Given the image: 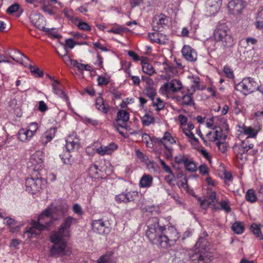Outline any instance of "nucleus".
Segmentation results:
<instances>
[{
	"mask_svg": "<svg viewBox=\"0 0 263 263\" xmlns=\"http://www.w3.org/2000/svg\"><path fill=\"white\" fill-rule=\"evenodd\" d=\"M146 236L152 244L164 249L174 246L179 237L176 229L171 227L166 230L164 226L160 225L157 217L148 219Z\"/></svg>",
	"mask_w": 263,
	"mask_h": 263,
	"instance_id": "nucleus-1",
	"label": "nucleus"
},
{
	"mask_svg": "<svg viewBox=\"0 0 263 263\" xmlns=\"http://www.w3.org/2000/svg\"><path fill=\"white\" fill-rule=\"evenodd\" d=\"M204 237H200L196 243L195 250L189 254L190 259L194 263H205L211 257L209 250L210 243L205 238L208 236L206 232L203 233Z\"/></svg>",
	"mask_w": 263,
	"mask_h": 263,
	"instance_id": "nucleus-2",
	"label": "nucleus"
},
{
	"mask_svg": "<svg viewBox=\"0 0 263 263\" xmlns=\"http://www.w3.org/2000/svg\"><path fill=\"white\" fill-rule=\"evenodd\" d=\"M65 237L52 233L50 236L51 242L53 243L50 249V255L52 257L58 258L63 256H70L71 249L68 247Z\"/></svg>",
	"mask_w": 263,
	"mask_h": 263,
	"instance_id": "nucleus-3",
	"label": "nucleus"
},
{
	"mask_svg": "<svg viewBox=\"0 0 263 263\" xmlns=\"http://www.w3.org/2000/svg\"><path fill=\"white\" fill-rule=\"evenodd\" d=\"M50 210L46 209L39 216L37 221L32 220L31 227L26 230L27 233H30L31 235H39L41 231L45 229H48L50 227L53 221Z\"/></svg>",
	"mask_w": 263,
	"mask_h": 263,
	"instance_id": "nucleus-4",
	"label": "nucleus"
},
{
	"mask_svg": "<svg viewBox=\"0 0 263 263\" xmlns=\"http://www.w3.org/2000/svg\"><path fill=\"white\" fill-rule=\"evenodd\" d=\"M213 37L216 42H220L224 47H231L234 45L233 37L225 24H220L217 26Z\"/></svg>",
	"mask_w": 263,
	"mask_h": 263,
	"instance_id": "nucleus-5",
	"label": "nucleus"
},
{
	"mask_svg": "<svg viewBox=\"0 0 263 263\" xmlns=\"http://www.w3.org/2000/svg\"><path fill=\"white\" fill-rule=\"evenodd\" d=\"M238 89L243 93H250L255 90H259L260 86L254 79L248 77L243 79L242 81L237 85Z\"/></svg>",
	"mask_w": 263,
	"mask_h": 263,
	"instance_id": "nucleus-6",
	"label": "nucleus"
},
{
	"mask_svg": "<svg viewBox=\"0 0 263 263\" xmlns=\"http://www.w3.org/2000/svg\"><path fill=\"white\" fill-rule=\"evenodd\" d=\"M246 6L244 0H231L228 5L229 13L234 15L240 14Z\"/></svg>",
	"mask_w": 263,
	"mask_h": 263,
	"instance_id": "nucleus-7",
	"label": "nucleus"
},
{
	"mask_svg": "<svg viewBox=\"0 0 263 263\" xmlns=\"http://www.w3.org/2000/svg\"><path fill=\"white\" fill-rule=\"evenodd\" d=\"M91 227L93 231L100 235L107 234L111 231L109 223L103 221L102 219L93 220Z\"/></svg>",
	"mask_w": 263,
	"mask_h": 263,
	"instance_id": "nucleus-8",
	"label": "nucleus"
},
{
	"mask_svg": "<svg viewBox=\"0 0 263 263\" xmlns=\"http://www.w3.org/2000/svg\"><path fill=\"white\" fill-rule=\"evenodd\" d=\"M253 146L252 143H250L249 138H247L241 142L240 145L233 146V149L236 154L237 159H242V155L247 153L249 149L253 148Z\"/></svg>",
	"mask_w": 263,
	"mask_h": 263,
	"instance_id": "nucleus-9",
	"label": "nucleus"
},
{
	"mask_svg": "<svg viewBox=\"0 0 263 263\" xmlns=\"http://www.w3.org/2000/svg\"><path fill=\"white\" fill-rule=\"evenodd\" d=\"M76 221V219L72 216H68L65 218L61 224L59 230L53 232L52 233L65 237H68L69 236L68 229L70 228L72 223Z\"/></svg>",
	"mask_w": 263,
	"mask_h": 263,
	"instance_id": "nucleus-10",
	"label": "nucleus"
},
{
	"mask_svg": "<svg viewBox=\"0 0 263 263\" xmlns=\"http://www.w3.org/2000/svg\"><path fill=\"white\" fill-rule=\"evenodd\" d=\"M168 23L167 16L162 13L155 15L153 19V30L156 32L162 31Z\"/></svg>",
	"mask_w": 263,
	"mask_h": 263,
	"instance_id": "nucleus-11",
	"label": "nucleus"
},
{
	"mask_svg": "<svg viewBox=\"0 0 263 263\" xmlns=\"http://www.w3.org/2000/svg\"><path fill=\"white\" fill-rule=\"evenodd\" d=\"M25 185L28 192L34 194L42 188V179L37 177L35 179L28 178L26 179Z\"/></svg>",
	"mask_w": 263,
	"mask_h": 263,
	"instance_id": "nucleus-12",
	"label": "nucleus"
},
{
	"mask_svg": "<svg viewBox=\"0 0 263 263\" xmlns=\"http://www.w3.org/2000/svg\"><path fill=\"white\" fill-rule=\"evenodd\" d=\"M182 84L180 81L176 79H173L171 80L170 83H167L164 84L161 89L163 92L167 93L171 92H177L180 90L182 88Z\"/></svg>",
	"mask_w": 263,
	"mask_h": 263,
	"instance_id": "nucleus-13",
	"label": "nucleus"
},
{
	"mask_svg": "<svg viewBox=\"0 0 263 263\" xmlns=\"http://www.w3.org/2000/svg\"><path fill=\"white\" fill-rule=\"evenodd\" d=\"M44 154L42 151H36L30 159V162L34 166V170H40L43 167Z\"/></svg>",
	"mask_w": 263,
	"mask_h": 263,
	"instance_id": "nucleus-14",
	"label": "nucleus"
},
{
	"mask_svg": "<svg viewBox=\"0 0 263 263\" xmlns=\"http://www.w3.org/2000/svg\"><path fill=\"white\" fill-rule=\"evenodd\" d=\"M68 205L65 202L61 203L55 206L51 205L48 209L50 210L51 215H57L58 216L64 215L68 210Z\"/></svg>",
	"mask_w": 263,
	"mask_h": 263,
	"instance_id": "nucleus-15",
	"label": "nucleus"
},
{
	"mask_svg": "<svg viewBox=\"0 0 263 263\" xmlns=\"http://www.w3.org/2000/svg\"><path fill=\"white\" fill-rule=\"evenodd\" d=\"M30 19L32 24L39 29H44L45 20L44 17L37 12L32 13L30 15Z\"/></svg>",
	"mask_w": 263,
	"mask_h": 263,
	"instance_id": "nucleus-16",
	"label": "nucleus"
},
{
	"mask_svg": "<svg viewBox=\"0 0 263 263\" xmlns=\"http://www.w3.org/2000/svg\"><path fill=\"white\" fill-rule=\"evenodd\" d=\"M57 131L56 127H51L47 130L41 137L39 142L43 146H45L46 144L51 141L55 135Z\"/></svg>",
	"mask_w": 263,
	"mask_h": 263,
	"instance_id": "nucleus-17",
	"label": "nucleus"
},
{
	"mask_svg": "<svg viewBox=\"0 0 263 263\" xmlns=\"http://www.w3.org/2000/svg\"><path fill=\"white\" fill-rule=\"evenodd\" d=\"M183 57L187 61L194 62L196 61L197 54L195 50L192 48L190 46L185 45L182 49Z\"/></svg>",
	"mask_w": 263,
	"mask_h": 263,
	"instance_id": "nucleus-18",
	"label": "nucleus"
},
{
	"mask_svg": "<svg viewBox=\"0 0 263 263\" xmlns=\"http://www.w3.org/2000/svg\"><path fill=\"white\" fill-rule=\"evenodd\" d=\"M153 140L155 143L162 144L163 146H165V145H168V144H172L176 143V141L171 134L167 132L164 133L162 138L154 137Z\"/></svg>",
	"mask_w": 263,
	"mask_h": 263,
	"instance_id": "nucleus-19",
	"label": "nucleus"
},
{
	"mask_svg": "<svg viewBox=\"0 0 263 263\" xmlns=\"http://www.w3.org/2000/svg\"><path fill=\"white\" fill-rule=\"evenodd\" d=\"M129 119V113L125 110H120L117 113V125L122 128H126V123Z\"/></svg>",
	"mask_w": 263,
	"mask_h": 263,
	"instance_id": "nucleus-20",
	"label": "nucleus"
},
{
	"mask_svg": "<svg viewBox=\"0 0 263 263\" xmlns=\"http://www.w3.org/2000/svg\"><path fill=\"white\" fill-rule=\"evenodd\" d=\"M66 149L69 151H72L76 148H78L80 146L79 140L77 138L75 134L69 136L66 140Z\"/></svg>",
	"mask_w": 263,
	"mask_h": 263,
	"instance_id": "nucleus-21",
	"label": "nucleus"
},
{
	"mask_svg": "<svg viewBox=\"0 0 263 263\" xmlns=\"http://www.w3.org/2000/svg\"><path fill=\"white\" fill-rule=\"evenodd\" d=\"M11 58L14 61L23 64L25 66H27L28 62H30L29 59L18 51L14 52L13 54H11Z\"/></svg>",
	"mask_w": 263,
	"mask_h": 263,
	"instance_id": "nucleus-22",
	"label": "nucleus"
},
{
	"mask_svg": "<svg viewBox=\"0 0 263 263\" xmlns=\"http://www.w3.org/2000/svg\"><path fill=\"white\" fill-rule=\"evenodd\" d=\"M117 145L112 143L107 146H101L97 149L96 152L100 155L104 156L105 154H110L114 150L117 149Z\"/></svg>",
	"mask_w": 263,
	"mask_h": 263,
	"instance_id": "nucleus-23",
	"label": "nucleus"
},
{
	"mask_svg": "<svg viewBox=\"0 0 263 263\" xmlns=\"http://www.w3.org/2000/svg\"><path fill=\"white\" fill-rule=\"evenodd\" d=\"M178 163H183L186 170L189 172H195L197 170V166L195 163L186 158L180 159Z\"/></svg>",
	"mask_w": 263,
	"mask_h": 263,
	"instance_id": "nucleus-24",
	"label": "nucleus"
},
{
	"mask_svg": "<svg viewBox=\"0 0 263 263\" xmlns=\"http://www.w3.org/2000/svg\"><path fill=\"white\" fill-rule=\"evenodd\" d=\"M52 89L54 92L61 98L64 99L66 101H68V97L66 93L60 88V83L57 80H54L52 84Z\"/></svg>",
	"mask_w": 263,
	"mask_h": 263,
	"instance_id": "nucleus-25",
	"label": "nucleus"
},
{
	"mask_svg": "<svg viewBox=\"0 0 263 263\" xmlns=\"http://www.w3.org/2000/svg\"><path fill=\"white\" fill-rule=\"evenodd\" d=\"M189 256V253L183 250L178 251L175 254L174 261L175 263H183L187 260Z\"/></svg>",
	"mask_w": 263,
	"mask_h": 263,
	"instance_id": "nucleus-26",
	"label": "nucleus"
},
{
	"mask_svg": "<svg viewBox=\"0 0 263 263\" xmlns=\"http://www.w3.org/2000/svg\"><path fill=\"white\" fill-rule=\"evenodd\" d=\"M32 137V134L27 129L22 128L20 129L17 134L18 139L22 142H26Z\"/></svg>",
	"mask_w": 263,
	"mask_h": 263,
	"instance_id": "nucleus-27",
	"label": "nucleus"
},
{
	"mask_svg": "<svg viewBox=\"0 0 263 263\" xmlns=\"http://www.w3.org/2000/svg\"><path fill=\"white\" fill-rule=\"evenodd\" d=\"M164 36V35L159 33L158 32L149 33L148 34V38L152 41L160 44H164L165 43L164 39H161L162 37Z\"/></svg>",
	"mask_w": 263,
	"mask_h": 263,
	"instance_id": "nucleus-28",
	"label": "nucleus"
},
{
	"mask_svg": "<svg viewBox=\"0 0 263 263\" xmlns=\"http://www.w3.org/2000/svg\"><path fill=\"white\" fill-rule=\"evenodd\" d=\"M153 182V178L149 175H144L140 179L139 184L141 187H148Z\"/></svg>",
	"mask_w": 263,
	"mask_h": 263,
	"instance_id": "nucleus-29",
	"label": "nucleus"
},
{
	"mask_svg": "<svg viewBox=\"0 0 263 263\" xmlns=\"http://www.w3.org/2000/svg\"><path fill=\"white\" fill-rule=\"evenodd\" d=\"M126 202H134L138 200L139 198L138 192L135 191H126Z\"/></svg>",
	"mask_w": 263,
	"mask_h": 263,
	"instance_id": "nucleus-30",
	"label": "nucleus"
},
{
	"mask_svg": "<svg viewBox=\"0 0 263 263\" xmlns=\"http://www.w3.org/2000/svg\"><path fill=\"white\" fill-rule=\"evenodd\" d=\"M70 152V151H69L66 149L63 154L60 155V157L65 164H71L73 162V159L71 158Z\"/></svg>",
	"mask_w": 263,
	"mask_h": 263,
	"instance_id": "nucleus-31",
	"label": "nucleus"
},
{
	"mask_svg": "<svg viewBox=\"0 0 263 263\" xmlns=\"http://www.w3.org/2000/svg\"><path fill=\"white\" fill-rule=\"evenodd\" d=\"M141 122L144 126H148L155 123V119L152 116L148 114H146L141 118Z\"/></svg>",
	"mask_w": 263,
	"mask_h": 263,
	"instance_id": "nucleus-32",
	"label": "nucleus"
},
{
	"mask_svg": "<svg viewBox=\"0 0 263 263\" xmlns=\"http://www.w3.org/2000/svg\"><path fill=\"white\" fill-rule=\"evenodd\" d=\"M152 101L153 106L156 108L155 109L156 110L159 111L163 109L164 107L165 104L160 98H154Z\"/></svg>",
	"mask_w": 263,
	"mask_h": 263,
	"instance_id": "nucleus-33",
	"label": "nucleus"
},
{
	"mask_svg": "<svg viewBox=\"0 0 263 263\" xmlns=\"http://www.w3.org/2000/svg\"><path fill=\"white\" fill-rule=\"evenodd\" d=\"M142 66L143 72L148 75H152L155 72L153 66L147 62H142Z\"/></svg>",
	"mask_w": 263,
	"mask_h": 263,
	"instance_id": "nucleus-34",
	"label": "nucleus"
},
{
	"mask_svg": "<svg viewBox=\"0 0 263 263\" xmlns=\"http://www.w3.org/2000/svg\"><path fill=\"white\" fill-rule=\"evenodd\" d=\"M232 230L237 234H240L244 231V227L240 222L236 221L232 226Z\"/></svg>",
	"mask_w": 263,
	"mask_h": 263,
	"instance_id": "nucleus-35",
	"label": "nucleus"
},
{
	"mask_svg": "<svg viewBox=\"0 0 263 263\" xmlns=\"http://www.w3.org/2000/svg\"><path fill=\"white\" fill-rule=\"evenodd\" d=\"M57 53L62 58L64 63L67 65H73V61L75 60H72L69 56L67 55L68 51L67 49H65L64 53L63 54H60L58 51Z\"/></svg>",
	"mask_w": 263,
	"mask_h": 263,
	"instance_id": "nucleus-36",
	"label": "nucleus"
},
{
	"mask_svg": "<svg viewBox=\"0 0 263 263\" xmlns=\"http://www.w3.org/2000/svg\"><path fill=\"white\" fill-rule=\"evenodd\" d=\"M245 198L247 201L252 203L255 202L257 200L256 196L253 189L248 190L246 194Z\"/></svg>",
	"mask_w": 263,
	"mask_h": 263,
	"instance_id": "nucleus-37",
	"label": "nucleus"
},
{
	"mask_svg": "<svg viewBox=\"0 0 263 263\" xmlns=\"http://www.w3.org/2000/svg\"><path fill=\"white\" fill-rule=\"evenodd\" d=\"M144 94L152 100L155 98L157 95L156 89L152 87L147 86L145 88Z\"/></svg>",
	"mask_w": 263,
	"mask_h": 263,
	"instance_id": "nucleus-38",
	"label": "nucleus"
},
{
	"mask_svg": "<svg viewBox=\"0 0 263 263\" xmlns=\"http://www.w3.org/2000/svg\"><path fill=\"white\" fill-rule=\"evenodd\" d=\"M154 137H151L149 135L144 133L142 135V141L145 143L147 147L152 148L153 147V143H154V141L153 140Z\"/></svg>",
	"mask_w": 263,
	"mask_h": 263,
	"instance_id": "nucleus-39",
	"label": "nucleus"
},
{
	"mask_svg": "<svg viewBox=\"0 0 263 263\" xmlns=\"http://www.w3.org/2000/svg\"><path fill=\"white\" fill-rule=\"evenodd\" d=\"M27 66H29L30 71L34 76L39 77L43 76V71L40 70L39 68L32 66L29 62H28Z\"/></svg>",
	"mask_w": 263,
	"mask_h": 263,
	"instance_id": "nucleus-40",
	"label": "nucleus"
},
{
	"mask_svg": "<svg viewBox=\"0 0 263 263\" xmlns=\"http://www.w3.org/2000/svg\"><path fill=\"white\" fill-rule=\"evenodd\" d=\"M207 4L211 7H214L215 10L219 9L222 5V0H207Z\"/></svg>",
	"mask_w": 263,
	"mask_h": 263,
	"instance_id": "nucleus-41",
	"label": "nucleus"
},
{
	"mask_svg": "<svg viewBox=\"0 0 263 263\" xmlns=\"http://www.w3.org/2000/svg\"><path fill=\"white\" fill-rule=\"evenodd\" d=\"M219 204L220 205V208H215L216 209L224 210L227 213H229L231 211V209L230 207L228 201L222 200Z\"/></svg>",
	"mask_w": 263,
	"mask_h": 263,
	"instance_id": "nucleus-42",
	"label": "nucleus"
},
{
	"mask_svg": "<svg viewBox=\"0 0 263 263\" xmlns=\"http://www.w3.org/2000/svg\"><path fill=\"white\" fill-rule=\"evenodd\" d=\"M98 263H111V254H106L100 256L97 261Z\"/></svg>",
	"mask_w": 263,
	"mask_h": 263,
	"instance_id": "nucleus-43",
	"label": "nucleus"
},
{
	"mask_svg": "<svg viewBox=\"0 0 263 263\" xmlns=\"http://www.w3.org/2000/svg\"><path fill=\"white\" fill-rule=\"evenodd\" d=\"M126 191H125L121 194L117 195L115 196V201L118 203H121L122 202L124 203H127L126 200Z\"/></svg>",
	"mask_w": 263,
	"mask_h": 263,
	"instance_id": "nucleus-44",
	"label": "nucleus"
},
{
	"mask_svg": "<svg viewBox=\"0 0 263 263\" xmlns=\"http://www.w3.org/2000/svg\"><path fill=\"white\" fill-rule=\"evenodd\" d=\"M192 95H191V92L190 95H186L182 97V104L190 105H191L193 102V100L192 98Z\"/></svg>",
	"mask_w": 263,
	"mask_h": 263,
	"instance_id": "nucleus-45",
	"label": "nucleus"
},
{
	"mask_svg": "<svg viewBox=\"0 0 263 263\" xmlns=\"http://www.w3.org/2000/svg\"><path fill=\"white\" fill-rule=\"evenodd\" d=\"M165 148V151L164 152V154L165 158L167 159H171L172 158V154L173 152V149L172 146L169 145H165L164 146Z\"/></svg>",
	"mask_w": 263,
	"mask_h": 263,
	"instance_id": "nucleus-46",
	"label": "nucleus"
},
{
	"mask_svg": "<svg viewBox=\"0 0 263 263\" xmlns=\"http://www.w3.org/2000/svg\"><path fill=\"white\" fill-rule=\"evenodd\" d=\"M73 67H75L77 68L79 70H89L88 67H90V66L88 65H85L84 64L79 63L78 62L77 60H75L73 61Z\"/></svg>",
	"mask_w": 263,
	"mask_h": 263,
	"instance_id": "nucleus-47",
	"label": "nucleus"
},
{
	"mask_svg": "<svg viewBox=\"0 0 263 263\" xmlns=\"http://www.w3.org/2000/svg\"><path fill=\"white\" fill-rule=\"evenodd\" d=\"M244 133L246 135H248L249 136V137H255L256 135V133L255 132L254 129L252 128L251 127H245L243 128Z\"/></svg>",
	"mask_w": 263,
	"mask_h": 263,
	"instance_id": "nucleus-48",
	"label": "nucleus"
},
{
	"mask_svg": "<svg viewBox=\"0 0 263 263\" xmlns=\"http://www.w3.org/2000/svg\"><path fill=\"white\" fill-rule=\"evenodd\" d=\"M43 5L42 6V9L43 11L45 13H47L50 15H54V13L50 7V5L46 4L44 2H43Z\"/></svg>",
	"mask_w": 263,
	"mask_h": 263,
	"instance_id": "nucleus-49",
	"label": "nucleus"
},
{
	"mask_svg": "<svg viewBox=\"0 0 263 263\" xmlns=\"http://www.w3.org/2000/svg\"><path fill=\"white\" fill-rule=\"evenodd\" d=\"M65 44L64 45L65 48L64 49L66 48V47H69L70 49H72L74 48L75 45H77V42H75L73 39H67L65 40Z\"/></svg>",
	"mask_w": 263,
	"mask_h": 263,
	"instance_id": "nucleus-50",
	"label": "nucleus"
},
{
	"mask_svg": "<svg viewBox=\"0 0 263 263\" xmlns=\"http://www.w3.org/2000/svg\"><path fill=\"white\" fill-rule=\"evenodd\" d=\"M250 229L251 231L255 235H256V237L260 236V234H261V231L259 228L257 224L255 223L252 224L251 226Z\"/></svg>",
	"mask_w": 263,
	"mask_h": 263,
	"instance_id": "nucleus-51",
	"label": "nucleus"
},
{
	"mask_svg": "<svg viewBox=\"0 0 263 263\" xmlns=\"http://www.w3.org/2000/svg\"><path fill=\"white\" fill-rule=\"evenodd\" d=\"M183 133L185 135L190 139L193 140L196 142H198V139L195 137L194 134L191 130L184 129Z\"/></svg>",
	"mask_w": 263,
	"mask_h": 263,
	"instance_id": "nucleus-52",
	"label": "nucleus"
},
{
	"mask_svg": "<svg viewBox=\"0 0 263 263\" xmlns=\"http://www.w3.org/2000/svg\"><path fill=\"white\" fill-rule=\"evenodd\" d=\"M199 86V82L197 81H194L193 84L191 85L190 89L189 90V91H191V95H193L196 90L200 89Z\"/></svg>",
	"mask_w": 263,
	"mask_h": 263,
	"instance_id": "nucleus-53",
	"label": "nucleus"
},
{
	"mask_svg": "<svg viewBox=\"0 0 263 263\" xmlns=\"http://www.w3.org/2000/svg\"><path fill=\"white\" fill-rule=\"evenodd\" d=\"M223 72L225 73L227 77L229 78H234V73L232 69L227 66H225L223 68Z\"/></svg>",
	"mask_w": 263,
	"mask_h": 263,
	"instance_id": "nucleus-54",
	"label": "nucleus"
},
{
	"mask_svg": "<svg viewBox=\"0 0 263 263\" xmlns=\"http://www.w3.org/2000/svg\"><path fill=\"white\" fill-rule=\"evenodd\" d=\"M79 29L89 31L91 29L90 26L86 22H80L78 24Z\"/></svg>",
	"mask_w": 263,
	"mask_h": 263,
	"instance_id": "nucleus-55",
	"label": "nucleus"
},
{
	"mask_svg": "<svg viewBox=\"0 0 263 263\" xmlns=\"http://www.w3.org/2000/svg\"><path fill=\"white\" fill-rule=\"evenodd\" d=\"M19 7L20 5L18 4H14L9 7L6 11L9 14H12L16 12L18 10Z\"/></svg>",
	"mask_w": 263,
	"mask_h": 263,
	"instance_id": "nucleus-56",
	"label": "nucleus"
},
{
	"mask_svg": "<svg viewBox=\"0 0 263 263\" xmlns=\"http://www.w3.org/2000/svg\"><path fill=\"white\" fill-rule=\"evenodd\" d=\"M38 128L37 124L35 122L31 123L29 125V129H27L29 132H31L32 134V136L36 133Z\"/></svg>",
	"mask_w": 263,
	"mask_h": 263,
	"instance_id": "nucleus-57",
	"label": "nucleus"
},
{
	"mask_svg": "<svg viewBox=\"0 0 263 263\" xmlns=\"http://www.w3.org/2000/svg\"><path fill=\"white\" fill-rule=\"evenodd\" d=\"M199 171L202 175H206L209 174V170L205 164H201L199 167Z\"/></svg>",
	"mask_w": 263,
	"mask_h": 263,
	"instance_id": "nucleus-58",
	"label": "nucleus"
},
{
	"mask_svg": "<svg viewBox=\"0 0 263 263\" xmlns=\"http://www.w3.org/2000/svg\"><path fill=\"white\" fill-rule=\"evenodd\" d=\"M97 81L99 85H106L109 83L108 80L103 76H99L97 79Z\"/></svg>",
	"mask_w": 263,
	"mask_h": 263,
	"instance_id": "nucleus-59",
	"label": "nucleus"
},
{
	"mask_svg": "<svg viewBox=\"0 0 263 263\" xmlns=\"http://www.w3.org/2000/svg\"><path fill=\"white\" fill-rule=\"evenodd\" d=\"M38 109L42 112H44L48 110V107L43 101H39Z\"/></svg>",
	"mask_w": 263,
	"mask_h": 263,
	"instance_id": "nucleus-60",
	"label": "nucleus"
},
{
	"mask_svg": "<svg viewBox=\"0 0 263 263\" xmlns=\"http://www.w3.org/2000/svg\"><path fill=\"white\" fill-rule=\"evenodd\" d=\"M135 153L137 158L141 161L144 162L147 160V158L139 149H137Z\"/></svg>",
	"mask_w": 263,
	"mask_h": 263,
	"instance_id": "nucleus-61",
	"label": "nucleus"
},
{
	"mask_svg": "<svg viewBox=\"0 0 263 263\" xmlns=\"http://www.w3.org/2000/svg\"><path fill=\"white\" fill-rule=\"evenodd\" d=\"M219 150L222 153H225L227 150L226 143L224 142H218L216 143Z\"/></svg>",
	"mask_w": 263,
	"mask_h": 263,
	"instance_id": "nucleus-62",
	"label": "nucleus"
},
{
	"mask_svg": "<svg viewBox=\"0 0 263 263\" xmlns=\"http://www.w3.org/2000/svg\"><path fill=\"white\" fill-rule=\"evenodd\" d=\"M42 30L55 38L58 37V35L56 33L53 29L46 28V27H44V29H43Z\"/></svg>",
	"mask_w": 263,
	"mask_h": 263,
	"instance_id": "nucleus-63",
	"label": "nucleus"
},
{
	"mask_svg": "<svg viewBox=\"0 0 263 263\" xmlns=\"http://www.w3.org/2000/svg\"><path fill=\"white\" fill-rule=\"evenodd\" d=\"M73 211L78 215H81L83 214V211L81 206L78 204H75L73 206Z\"/></svg>",
	"mask_w": 263,
	"mask_h": 263,
	"instance_id": "nucleus-64",
	"label": "nucleus"
}]
</instances>
